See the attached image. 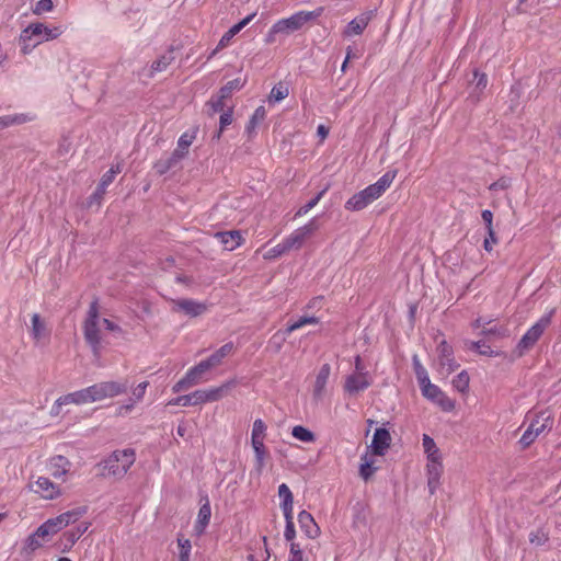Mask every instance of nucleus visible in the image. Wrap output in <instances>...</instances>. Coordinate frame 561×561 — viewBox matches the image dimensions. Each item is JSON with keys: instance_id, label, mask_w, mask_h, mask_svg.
I'll list each match as a JSON object with an SVG mask.
<instances>
[{"instance_id": "obj_1", "label": "nucleus", "mask_w": 561, "mask_h": 561, "mask_svg": "<svg viewBox=\"0 0 561 561\" xmlns=\"http://www.w3.org/2000/svg\"><path fill=\"white\" fill-rule=\"evenodd\" d=\"M85 513L82 507L64 512L56 517L49 518L28 535L23 541L21 554L30 558L38 549L43 548L57 533L67 526L75 524Z\"/></svg>"}, {"instance_id": "obj_2", "label": "nucleus", "mask_w": 561, "mask_h": 561, "mask_svg": "<svg viewBox=\"0 0 561 561\" xmlns=\"http://www.w3.org/2000/svg\"><path fill=\"white\" fill-rule=\"evenodd\" d=\"M65 32V27L60 24H46L44 22L30 23L21 31L19 36V45L23 55H28L32 50L49 41L57 39Z\"/></svg>"}, {"instance_id": "obj_3", "label": "nucleus", "mask_w": 561, "mask_h": 561, "mask_svg": "<svg viewBox=\"0 0 561 561\" xmlns=\"http://www.w3.org/2000/svg\"><path fill=\"white\" fill-rule=\"evenodd\" d=\"M396 176L397 170L386 172L377 182L352 195L345 202V209L350 211H359L365 209L383 195V193L391 186Z\"/></svg>"}, {"instance_id": "obj_4", "label": "nucleus", "mask_w": 561, "mask_h": 561, "mask_svg": "<svg viewBox=\"0 0 561 561\" xmlns=\"http://www.w3.org/2000/svg\"><path fill=\"white\" fill-rule=\"evenodd\" d=\"M135 461V449H116L102 461L103 474L121 480L127 474Z\"/></svg>"}, {"instance_id": "obj_5", "label": "nucleus", "mask_w": 561, "mask_h": 561, "mask_svg": "<svg viewBox=\"0 0 561 561\" xmlns=\"http://www.w3.org/2000/svg\"><path fill=\"white\" fill-rule=\"evenodd\" d=\"M322 8L314 11H299L286 19L278 20L270 28L267 42H273L276 34L289 35L301 30L309 22L319 18L322 14Z\"/></svg>"}, {"instance_id": "obj_6", "label": "nucleus", "mask_w": 561, "mask_h": 561, "mask_svg": "<svg viewBox=\"0 0 561 561\" xmlns=\"http://www.w3.org/2000/svg\"><path fill=\"white\" fill-rule=\"evenodd\" d=\"M89 403L111 399L124 393L127 389V382L103 381L84 388Z\"/></svg>"}, {"instance_id": "obj_7", "label": "nucleus", "mask_w": 561, "mask_h": 561, "mask_svg": "<svg viewBox=\"0 0 561 561\" xmlns=\"http://www.w3.org/2000/svg\"><path fill=\"white\" fill-rule=\"evenodd\" d=\"M102 325V318L99 316L98 305L96 302H92L83 324V333L87 342L92 346L94 352L99 350L101 344V332L104 330Z\"/></svg>"}, {"instance_id": "obj_8", "label": "nucleus", "mask_w": 561, "mask_h": 561, "mask_svg": "<svg viewBox=\"0 0 561 561\" xmlns=\"http://www.w3.org/2000/svg\"><path fill=\"white\" fill-rule=\"evenodd\" d=\"M551 427L552 419L550 414L546 412L540 413L531 421L527 430L524 432L519 439V444L523 448L529 447L540 434L549 431Z\"/></svg>"}, {"instance_id": "obj_9", "label": "nucleus", "mask_w": 561, "mask_h": 561, "mask_svg": "<svg viewBox=\"0 0 561 561\" xmlns=\"http://www.w3.org/2000/svg\"><path fill=\"white\" fill-rule=\"evenodd\" d=\"M213 369L207 363L206 359L199 362L197 365L191 367L183 378H181L173 387L172 391L174 393H179L181 391L187 390L188 388L199 383L203 379V376Z\"/></svg>"}, {"instance_id": "obj_10", "label": "nucleus", "mask_w": 561, "mask_h": 561, "mask_svg": "<svg viewBox=\"0 0 561 561\" xmlns=\"http://www.w3.org/2000/svg\"><path fill=\"white\" fill-rule=\"evenodd\" d=\"M422 394L445 412H451L456 404L438 386L430 381L420 386Z\"/></svg>"}, {"instance_id": "obj_11", "label": "nucleus", "mask_w": 561, "mask_h": 561, "mask_svg": "<svg viewBox=\"0 0 561 561\" xmlns=\"http://www.w3.org/2000/svg\"><path fill=\"white\" fill-rule=\"evenodd\" d=\"M553 313L554 310L552 309L548 313L543 314L530 329H528L518 343V347L520 350H528L535 345L543 331L550 325Z\"/></svg>"}, {"instance_id": "obj_12", "label": "nucleus", "mask_w": 561, "mask_h": 561, "mask_svg": "<svg viewBox=\"0 0 561 561\" xmlns=\"http://www.w3.org/2000/svg\"><path fill=\"white\" fill-rule=\"evenodd\" d=\"M317 229L318 225L313 218L305 226L294 230L290 234L283 239L287 251L289 252L291 250L301 249L306 240L311 237Z\"/></svg>"}, {"instance_id": "obj_13", "label": "nucleus", "mask_w": 561, "mask_h": 561, "mask_svg": "<svg viewBox=\"0 0 561 561\" xmlns=\"http://www.w3.org/2000/svg\"><path fill=\"white\" fill-rule=\"evenodd\" d=\"M374 382L373 376L367 373L353 371L346 376L343 389L348 396H357L368 389Z\"/></svg>"}, {"instance_id": "obj_14", "label": "nucleus", "mask_w": 561, "mask_h": 561, "mask_svg": "<svg viewBox=\"0 0 561 561\" xmlns=\"http://www.w3.org/2000/svg\"><path fill=\"white\" fill-rule=\"evenodd\" d=\"M30 489L45 500H54L61 495L59 484L51 482L46 477H37L31 482Z\"/></svg>"}, {"instance_id": "obj_15", "label": "nucleus", "mask_w": 561, "mask_h": 561, "mask_svg": "<svg viewBox=\"0 0 561 561\" xmlns=\"http://www.w3.org/2000/svg\"><path fill=\"white\" fill-rule=\"evenodd\" d=\"M443 469L444 467L440 453L433 456H426L427 485L431 494H433L438 488Z\"/></svg>"}, {"instance_id": "obj_16", "label": "nucleus", "mask_w": 561, "mask_h": 561, "mask_svg": "<svg viewBox=\"0 0 561 561\" xmlns=\"http://www.w3.org/2000/svg\"><path fill=\"white\" fill-rule=\"evenodd\" d=\"M85 389H81L71 393H67L65 396L59 397L50 409V414L53 416H58L61 411L62 407L69 405V404H76V405H82V404H89L88 397H87Z\"/></svg>"}, {"instance_id": "obj_17", "label": "nucleus", "mask_w": 561, "mask_h": 561, "mask_svg": "<svg viewBox=\"0 0 561 561\" xmlns=\"http://www.w3.org/2000/svg\"><path fill=\"white\" fill-rule=\"evenodd\" d=\"M71 462L64 456H55L49 460V473L57 480L66 482L71 474Z\"/></svg>"}, {"instance_id": "obj_18", "label": "nucleus", "mask_w": 561, "mask_h": 561, "mask_svg": "<svg viewBox=\"0 0 561 561\" xmlns=\"http://www.w3.org/2000/svg\"><path fill=\"white\" fill-rule=\"evenodd\" d=\"M438 353L439 373L448 376L458 367V364L453 357V351L447 343L443 341L438 346Z\"/></svg>"}, {"instance_id": "obj_19", "label": "nucleus", "mask_w": 561, "mask_h": 561, "mask_svg": "<svg viewBox=\"0 0 561 561\" xmlns=\"http://www.w3.org/2000/svg\"><path fill=\"white\" fill-rule=\"evenodd\" d=\"M390 443V433L386 428H377L367 451L376 456H382L389 448Z\"/></svg>"}, {"instance_id": "obj_20", "label": "nucleus", "mask_w": 561, "mask_h": 561, "mask_svg": "<svg viewBox=\"0 0 561 561\" xmlns=\"http://www.w3.org/2000/svg\"><path fill=\"white\" fill-rule=\"evenodd\" d=\"M330 374L331 367L329 364H324L319 368L312 386V396L314 399L321 400L324 397Z\"/></svg>"}, {"instance_id": "obj_21", "label": "nucleus", "mask_w": 561, "mask_h": 561, "mask_svg": "<svg viewBox=\"0 0 561 561\" xmlns=\"http://www.w3.org/2000/svg\"><path fill=\"white\" fill-rule=\"evenodd\" d=\"M253 467L250 470L249 476L251 481H259L270 459V453L266 447L253 450Z\"/></svg>"}, {"instance_id": "obj_22", "label": "nucleus", "mask_w": 561, "mask_h": 561, "mask_svg": "<svg viewBox=\"0 0 561 561\" xmlns=\"http://www.w3.org/2000/svg\"><path fill=\"white\" fill-rule=\"evenodd\" d=\"M173 310L197 317L206 311V305L192 299H179L173 301Z\"/></svg>"}, {"instance_id": "obj_23", "label": "nucleus", "mask_w": 561, "mask_h": 561, "mask_svg": "<svg viewBox=\"0 0 561 561\" xmlns=\"http://www.w3.org/2000/svg\"><path fill=\"white\" fill-rule=\"evenodd\" d=\"M31 334L37 344H45L49 340L50 331L39 314L34 313L31 319Z\"/></svg>"}, {"instance_id": "obj_24", "label": "nucleus", "mask_w": 561, "mask_h": 561, "mask_svg": "<svg viewBox=\"0 0 561 561\" xmlns=\"http://www.w3.org/2000/svg\"><path fill=\"white\" fill-rule=\"evenodd\" d=\"M215 238L220 241V243L227 251H233L234 249L239 248L244 241L243 236L239 230L217 232L215 233Z\"/></svg>"}, {"instance_id": "obj_25", "label": "nucleus", "mask_w": 561, "mask_h": 561, "mask_svg": "<svg viewBox=\"0 0 561 561\" xmlns=\"http://www.w3.org/2000/svg\"><path fill=\"white\" fill-rule=\"evenodd\" d=\"M267 426L265 422L261 419H256L253 422L251 430V447L253 450L266 448L265 438H266Z\"/></svg>"}, {"instance_id": "obj_26", "label": "nucleus", "mask_w": 561, "mask_h": 561, "mask_svg": "<svg viewBox=\"0 0 561 561\" xmlns=\"http://www.w3.org/2000/svg\"><path fill=\"white\" fill-rule=\"evenodd\" d=\"M298 523L301 531L310 539H316L320 535V527L312 515L306 511L298 514Z\"/></svg>"}, {"instance_id": "obj_27", "label": "nucleus", "mask_w": 561, "mask_h": 561, "mask_svg": "<svg viewBox=\"0 0 561 561\" xmlns=\"http://www.w3.org/2000/svg\"><path fill=\"white\" fill-rule=\"evenodd\" d=\"M371 16V12H365L356 16L347 24L343 34L347 37L362 34L370 22Z\"/></svg>"}, {"instance_id": "obj_28", "label": "nucleus", "mask_w": 561, "mask_h": 561, "mask_svg": "<svg viewBox=\"0 0 561 561\" xmlns=\"http://www.w3.org/2000/svg\"><path fill=\"white\" fill-rule=\"evenodd\" d=\"M211 517V507L208 499L203 503L198 510L197 518L194 524V533L201 536L205 533Z\"/></svg>"}, {"instance_id": "obj_29", "label": "nucleus", "mask_w": 561, "mask_h": 561, "mask_svg": "<svg viewBox=\"0 0 561 561\" xmlns=\"http://www.w3.org/2000/svg\"><path fill=\"white\" fill-rule=\"evenodd\" d=\"M236 385L237 381L234 379H230L225 381L220 386L206 389L208 401L215 402L221 400L231 392Z\"/></svg>"}, {"instance_id": "obj_30", "label": "nucleus", "mask_w": 561, "mask_h": 561, "mask_svg": "<svg viewBox=\"0 0 561 561\" xmlns=\"http://www.w3.org/2000/svg\"><path fill=\"white\" fill-rule=\"evenodd\" d=\"M181 159H183V151L174 150L170 156L159 159L154 163L153 169L158 174L162 175L172 169Z\"/></svg>"}, {"instance_id": "obj_31", "label": "nucleus", "mask_w": 561, "mask_h": 561, "mask_svg": "<svg viewBox=\"0 0 561 561\" xmlns=\"http://www.w3.org/2000/svg\"><path fill=\"white\" fill-rule=\"evenodd\" d=\"M35 119L31 113L9 114L0 117V130L13 126L30 123Z\"/></svg>"}, {"instance_id": "obj_32", "label": "nucleus", "mask_w": 561, "mask_h": 561, "mask_svg": "<svg viewBox=\"0 0 561 561\" xmlns=\"http://www.w3.org/2000/svg\"><path fill=\"white\" fill-rule=\"evenodd\" d=\"M376 455L366 453L360 458L359 476L365 480H369L376 472Z\"/></svg>"}, {"instance_id": "obj_33", "label": "nucleus", "mask_w": 561, "mask_h": 561, "mask_svg": "<svg viewBox=\"0 0 561 561\" xmlns=\"http://www.w3.org/2000/svg\"><path fill=\"white\" fill-rule=\"evenodd\" d=\"M266 117V110L264 106H259L252 116L249 119V123L245 127V133L249 137H252L255 135L256 127L265 119Z\"/></svg>"}, {"instance_id": "obj_34", "label": "nucleus", "mask_w": 561, "mask_h": 561, "mask_svg": "<svg viewBox=\"0 0 561 561\" xmlns=\"http://www.w3.org/2000/svg\"><path fill=\"white\" fill-rule=\"evenodd\" d=\"M233 350L232 343H227L214 352L208 358H206L207 363H209L211 368L219 366L224 358L231 354Z\"/></svg>"}, {"instance_id": "obj_35", "label": "nucleus", "mask_w": 561, "mask_h": 561, "mask_svg": "<svg viewBox=\"0 0 561 561\" xmlns=\"http://www.w3.org/2000/svg\"><path fill=\"white\" fill-rule=\"evenodd\" d=\"M121 172L119 165L112 167L101 179L100 185L96 190L95 196L101 198L105 193L106 187L113 182L115 176Z\"/></svg>"}, {"instance_id": "obj_36", "label": "nucleus", "mask_w": 561, "mask_h": 561, "mask_svg": "<svg viewBox=\"0 0 561 561\" xmlns=\"http://www.w3.org/2000/svg\"><path fill=\"white\" fill-rule=\"evenodd\" d=\"M247 83L245 78H236L229 82H227L220 90L219 93L221 94V98L229 99L233 92L241 90L244 84Z\"/></svg>"}, {"instance_id": "obj_37", "label": "nucleus", "mask_w": 561, "mask_h": 561, "mask_svg": "<svg viewBox=\"0 0 561 561\" xmlns=\"http://www.w3.org/2000/svg\"><path fill=\"white\" fill-rule=\"evenodd\" d=\"M291 435L294 438H296L297 440L302 442V443H314L316 442L314 433L302 425L294 426L291 428Z\"/></svg>"}, {"instance_id": "obj_38", "label": "nucleus", "mask_w": 561, "mask_h": 561, "mask_svg": "<svg viewBox=\"0 0 561 561\" xmlns=\"http://www.w3.org/2000/svg\"><path fill=\"white\" fill-rule=\"evenodd\" d=\"M176 542L179 547V561H190L192 551L191 541L182 536H179Z\"/></svg>"}, {"instance_id": "obj_39", "label": "nucleus", "mask_w": 561, "mask_h": 561, "mask_svg": "<svg viewBox=\"0 0 561 561\" xmlns=\"http://www.w3.org/2000/svg\"><path fill=\"white\" fill-rule=\"evenodd\" d=\"M318 322L319 319L316 317H301L297 321L288 324L287 328L285 329V333L290 334L298 329H301L309 324H317Z\"/></svg>"}, {"instance_id": "obj_40", "label": "nucleus", "mask_w": 561, "mask_h": 561, "mask_svg": "<svg viewBox=\"0 0 561 561\" xmlns=\"http://www.w3.org/2000/svg\"><path fill=\"white\" fill-rule=\"evenodd\" d=\"M55 8V0H38L33 7L32 12L35 15H44Z\"/></svg>"}, {"instance_id": "obj_41", "label": "nucleus", "mask_w": 561, "mask_h": 561, "mask_svg": "<svg viewBox=\"0 0 561 561\" xmlns=\"http://www.w3.org/2000/svg\"><path fill=\"white\" fill-rule=\"evenodd\" d=\"M466 347L468 350L478 352L481 355H488V356H496L497 355V353L492 351L490 346H488L486 344H484L483 342H480V341H478V342H474V341L466 342Z\"/></svg>"}, {"instance_id": "obj_42", "label": "nucleus", "mask_w": 561, "mask_h": 561, "mask_svg": "<svg viewBox=\"0 0 561 561\" xmlns=\"http://www.w3.org/2000/svg\"><path fill=\"white\" fill-rule=\"evenodd\" d=\"M289 94V90L287 85L279 82L275 87H273L271 93H270V101L272 102H280L284 99H286Z\"/></svg>"}, {"instance_id": "obj_43", "label": "nucleus", "mask_w": 561, "mask_h": 561, "mask_svg": "<svg viewBox=\"0 0 561 561\" xmlns=\"http://www.w3.org/2000/svg\"><path fill=\"white\" fill-rule=\"evenodd\" d=\"M549 540V534L542 528H538L536 530H533L529 534V541L531 545L539 547L547 543Z\"/></svg>"}, {"instance_id": "obj_44", "label": "nucleus", "mask_w": 561, "mask_h": 561, "mask_svg": "<svg viewBox=\"0 0 561 561\" xmlns=\"http://www.w3.org/2000/svg\"><path fill=\"white\" fill-rule=\"evenodd\" d=\"M453 386L454 388L459 392H466L469 388V376L466 371L459 373L454 379H453Z\"/></svg>"}, {"instance_id": "obj_45", "label": "nucleus", "mask_w": 561, "mask_h": 561, "mask_svg": "<svg viewBox=\"0 0 561 561\" xmlns=\"http://www.w3.org/2000/svg\"><path fill=\"white\" fill-rule=\"evenodd\" d=\"M422 445L425 456H433L440 453L434 439L427 434H423Z\"/></svg>"}, {"instance_id": "obj_46", "label": "nucleus", "mask_w": 561, "mask_h": 561, "mask_svg": "<svg viewBox=\"0 0 561 561\" xmlns=\"http://www.w3.org/2000/svg\"><path fill=\"white\" fill-rule=\"evenodd\" d=\"M422 445L425 456H433L440 453L434 439L427 434H423Z\"/></svg>"}, {"instance_id": "obj_47", "label": "nucleus", "mask_w": 561, "mask_h": 561, "mask_svg": "<svg viewBox=\"0 0 561 561\" xmlns=\"http://www.w3.org/2000/svg\"><path fill=\"white\" fill-rule=\"evenodd\" d=\"M278 496L280 499V505H294L293 493L287 484L282 483L278 486Z\"/></svg>"}, {"instance_id": "obj_48", "label": "nucleus", "mask_w": 561, "mask_h": 561, "mask_svg": "<svg viewBox=\"0 0 561 561\" xmlns=\"http://www.w3.org/2000/svg\"><path fill=\"white\" fill-rule=\"evenodd\" d=\"M481 217H482L483 221L486 225V231H488V234H489L490 239H492V241L494 243H497V238L495 236V232H494V229H493V225H492V221H493V214H492V211L485 209V210L482 211Z\"/></svg>"}, {"instance_id": "obj_49", "label": "nucleus", "mask_w": 561, "mask_h": 561, "mask_svg": "<svg viewBox=\"0 0 561 561\" xmlns=\"http://www.w3.org/2000/svg\"><path fill=\"white\" fill-rule=\"evenodd\" d=\"M288 251L285 247V243H284V241H282L278 244H276L275 247L271 248L268 251H266L264 254V259L265 260H274V259L282 256L283 254H285Z\"/></svg>"}, {"instance_id": "obj_50", "label": "nucleus", "mask_w": 561, "mask_h": 561, "mask_svg": "<svg viewBox=\"0 0 561 561\" xmlns=\"http://www.w3.org/2000/svg\"><path fill=\"white\" fill-rule=\"evenodd\" d=\"M191 405L208 403L206 389H199L188 394Z\"/></svg>"}, {"instance_id": "obj_51", "label": "nucleus", "mask_w": 561, "mask_h": 561, "mask_svg": "<svg viewBox=\"0 0 561 561\" xmlns=\"http://www.w3.org/2000/svg\"><path fill=\"white\" fill-rule=\"evenodd\" d=\"M79 536L76 534L73 529L64 533L62 539L66 541L62 552H66L72 548V546L79 540Z\"/></svg>"}, {"instance_id": "obj_52", "label": "nucleus", "mask_w": 561, "mask_h": 561, "mask_svg": "<svg viewBox=\"0 0 561 561\" xmlns=\"http://www.w3.org/2000/svg\"><path fill=\"white\" fill-rule=\"evenodd\" d=\"M232 123V108H228L226 112H224L220 115L219 124L220 128L219 131L216 135V138L219 139L221 136L222 130Z\"/></svg>"}, {"instance_id": "obj_53", "label": "nucleus", "mask_w": 561, "mask_h": 561, "mask_svg": "<svg viewBox=\"0 0 561 561\" xmlns=\"http://www.w3.org/2000/svg\"><path fill=\"white\" fill-rule=\"evenodd\" d=\"M148 381H142L140 383H138L134 389H133V393H131V398L135 402H140L144 397H145V393H146V390L148 388Z\"/></svg>"}, {"instance_id": "obj_54", "label": "nucleus", "mask_w": 561, "mask_h": 561, "mask_svg": "<svg viewBox=\"0 0 561 561\" xmlns=\"http://www.w3.org/2000/svg\"><path fill=\"white\" fill-rule=\"evenodd\" d=\"M254 13L245 16L243 20H241L239 23L234 24L232 27H230L227 32L228 35L234 37L243 27H245L254 18Z\"/></svg>"}, {"instance_id": "obj_55", "label": "nucleus", "mask_w": 561, "mask_h": 561, "mask_svg": "<svg viewBox=\"0 0 561 561\" xmlns=\"http://www.w3.org/2000/svg\"><path fill=\"white\" fill-rule=\"evenodd\" d=\"M288 561H306L300 546L296 542L290 543Z\"/></svg>"}, {"instance_id": "obj_56", "label": "nucleus", "mask_w": 561, "mask_h": 561, "mask_svg": "<svg viewBox=\"0 0 561 561\" xmlns=\"http://www.w3.org/2000/svg\"><path fill=\"white\" fill-rule=\"evenodd\" d=\"M227 98H221V94L218 92V94L214 98H211L208 102V105L210 106L213 113L220 112L225 108V100Z\"/></svg>"}, {"instance_id": "obj_57", "label": "nucleus", "mask_w": 561, "mask_h": 561, "mask_svg": "<svg viewBox=\"0 0 561 561\" xmlns=\"http://www.w3.org/2000/svg\"><path fill=\"white\" fill-rule=\"evenodd\" d=\"M488 84V78L484 73L474 72V91L477 94L481 93Z\"/></svg>"}, {"instance_id": "obj_58", "label": "nucleus", "mask_w": 561, "mask_h": 561, "mask_svg": "<svg viewBox=\"0 0 561 561\" xmlns=\"http://www.w3.org/2000/svg\"><path fill=\"white\" fill-rule=\"evenodd\" d=\"M482 333L485 335H496L500 337H504L510 334L508 329L503 325H500V327L492 325V327L485 329Z\"/></svg>"}, {"instance_id": "obj_59", "label": "nucleus", "mask_w": 561, "mask_h": 561, "mask_svg": "<svg viewBox=\"0 0 561 561\" xmlns=\"http://www.w3.org/2000/svg\"><path fill=\"white\" fill-rule=\"evenodd\" d=\"M192 139L193 138L187 134H184L179 138L178 148L175 150H180V152L183 151V158L187 153V149L192 144Z\"/></svg>"}, {"instance_id": "obj_60", "label": "nucleus", "mask_w": 561, "mask_h": 561, "mask_svg": "<svg viewBox=\"0 0 561 561\" xmlns=\"http://www.w3.org/2000/svg\"><path fill=\"white\" fill-rule=\"evenodd\" d=\"M511 185V180L508 178H501L497 181L493 182L490 185L491 191H504L508 188Z\"/></svg>"}, {"instance_id": "obj_61", "label": "nucleus", "mask_w": 561, "mask_h": 561, "mask_svg": "<svg viewBox=\"0 0 561 561\" xmlns=\"http://www.w3.org/2000/svg\"><path fill=\"white\" fill-rule=\"evenodd\" d=\"M170 65V58L167 56L161 57L160 59L156 60L151 68L153 71H163L167 69V67Z\"/></svg>"}, {"instance_id": "obj_62", "label": "nucleus", "mask_w": 561, "mask_h": 561, "mask_svg": "<svg viewBox=\"0 0 561 561\" xmlns=\"http://www.w3.org/2000/svg\"><path fill=\"white\" fill-rule=\"evenodd\" d=\"M414 373H415V376H416V379H417L420 386L430 381L428 374H427L426 369L424 368V366H421V367L414 369Z\"/></svg>"}, {"instance_id": "obj_63", "label": "nucleus", "mask_w": 561, "mask_h": 561, "mask_svg": "<svg viewBox=\"0 0 561 561\" xmlns=\"http://www.w3.org/2000/svg\"><path fill=\"white\" fill-rule=\"evenodd\" d=\"M295 536H296L295 524H294V522H289L288 524H286L284 537L286 540H288L293 543Z\"/></svg>"}, {"instance_id": "obj_64", "label": "nucleus", "mask_w": 561, "mask_h": 561, "mask_svg": "<svg viewBox=\"0 0 561 561\" xmlns=\"http://www.w3.org/2000/svg\"><path fill=\"white\" fill-rule=\"evenodd\" d=\"M317 204V199L312 198L309 203H307L305 206L300 207L296 211V217H302L307 215Z\"/></svg>"}]
</instances>
